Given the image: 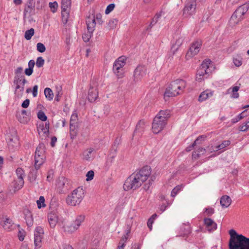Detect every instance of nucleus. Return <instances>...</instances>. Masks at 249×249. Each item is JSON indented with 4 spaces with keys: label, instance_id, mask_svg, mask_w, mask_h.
<instances>
[{
    "label": "nucleus",
    "instance_id": "nucleus-1",
    "mask_svg": "<svg viewBox=\"0 0 249 249\" xmlns=\"http://www.w3.org/2000/svg\"><path fill=\"white\" fill-rule=\"evenodd\" d=\"M151 174V168L145 166L141 168L139 171L132 174L125 181L124 188L125 190H136L143 184Z\"/></svg>",
    "mask_w": 249,
    "mask_h": 249
},
{
    "label": "nucleus",
    "instance_id": "nucleus-2",
    "mask_svg": "<svg viewBox=\"0 0 249 249\" xmlns=\"http://www.w3.org/2000/svg\"><path fill=\"white\" fill-rule=\"evenodd\" d=\"M230 249H249V238L242 235H239L235 231H230Z\"/></svg>",
    "mask_w": 249,
    "mask_h": 249
},
{
    "label": "nucleus",
    "instance_id": "nucleus-3",
    "mask_svg": "<svg viewBox=\"0 0 249 249\" xmlns=\"http://www.w3.org/2000/svg\"><path fill=\"white\" fill-rule=\"evenodd\" d=\"M45 146L43 143H40L37 147L35 154V168L36 171L30 172L29 178L30 182L36 179L37 170L43 164L45 160Z\"/></svg>",
    "mask_w": 249,
    "mask_h": 249
},
{
    "label": "nucleus",
    "instance_id": "nucleus-4",
    "mask_svg": "<svg viewBox=\"0 0 249 249\" xmlns=\"http://www.w3.org/2000/svg\"><path fill=\"white\" fill-rule=\"evenodd\" d=\"M170 117L169 110H160L153 119L152 126L153 132L158 134L161 132L166 125L167 120Z\"/></svg>",
    "mask_w": 249,
    "mask_h": 249
},
{
    "label": "nucleus",
    "instance_id": "nucleus-5",
    "mask_svg": "<svg viewBox=\"0 0 249 249\" xmlns=\"http://www.w3.org/2000/svg\"><path fill=\"white\" fill-rule=\"evenodd\" d=\"M186 86V82L182 79L172 81L165 90L164 98L175 97L182 94Z\"/></svg>",
    "mask_w": 249,
    "mask_h": 249
},
{
    "label": "nucleus",
    "instance_id": "nucleus-6",
    "mask_svg": "<svg viewBox=\"0 0 249 249\" xmlns=\"http://www.w3.org/2000/svg\"><path fill=\"white\" fill-rule=\"evenodd\" d=\"M213 69V65L210 59H205L203 61L197 70L196 76V81L201 82L208 78L211 74Z\"/></svg>",
    "mask_w": 249,
    "mask_h": 249
},
{
    "label": "nucleus",
    "instance_id": "nucleus-7",
    "mask_svg": "<svg viewBox=\"0 0 249 249\" xmlns=\"http://www.w3.org/2000/svg\"><path fill=\"white\" fill-rule=\"evenodd\" d=\"M84 197V189L82 187H78L68 196L66 202L69 205L75 206L80 204Z\"/></svg>",
    "mask_w": 249,
    "mask_h": 249
},
{
    "label": "nucleus",
    "instance_id": "nucleus-8",
    "mask_svg": "<svg viewBox=\"0 0 249 249\" xmlns=\"http://www.w3.org/2000/svg\"><path fill=\"white\" fill-rule=\"evenodd\" d=\"M249 6L247 4L239 6L231 16L230 24L231 26H235L244 18V14L248 11Z\"/></svg>",
    "mask_w": 249,
    "mask_h": 249
},
{
    "label": "nucleus",
    "instance_id": "nucleus-9",
    "mask_svg": "<svg viewBox=\"0 0 249 249\" xmlns=\"http://www.w3.org/2000/svg\"><path fill=\"white\" fill-rule=\"evenodd\" d=\"M85 216L84 215H79L76 216L72 223L68 226H63L64 231L69 233H72L77 231L84 221Z\"/></svg>",
    "mask_w": 249,
    "mask_h": 249
},
{
    "label": "nucleus",
    "instance_id": "nucleus-10",
    "mask_svg": "<svg viewBox=\"0 0 249 249\" xmlns=\"http://www.w3.org/2000/svg\"><path fill=\"white\" fill-rule=\"evenodd\" d=\"M202 42L200 39L194 41L186 54V58L189 59L196 55L201 47Z\"/></svg>",
    "mask_w": 249,
    "mask_h": 249
},
{
    "label": "nucleus",
    "instance_id": "nucleus-11",
    "mask_svg": "<svg viewBox=\"0 0 249 249\" xmlns=\"http://www.w3.org/2000/svg\"><path fill=\"white\" fill-rule=\"evenodd\" d=\"M126 58L124 56L119 57L114 63L113 71L119 78L123 77V68L125 64Z\"/></svg>",
    "mask_w": 249,
    "mask_h": 249
},
{
    "label": "nucleus",
    "instance_id": "nucleus-12",
    "mask_svg": "<svg viewBox=\"0 0 249 249\" xmlns=\"http://www.w3.org/2000/svg\"><path fill=\"white\" fill-rule=\"evenodd\" d=\"M196 0H188L183 10V16L188 18L193 15L196 12Z\"/></svg>",
    "mask_w": 249,
    "mask_h": 249
},
{
    "label": "nucleus",
    "instance_id": "nucleus-13",
    "mask_svg": "<svg viewBox=\"0 0 249 249\" xmlns=\"http://www.w3.org/2000/svg\"><path fill=\"white\" fill-rule=\"evenodd\" d=\"M98 97V83L96 79H93L89 90L88 99L89 102H93L97 99Z\"/></svg>",
    "mask_w": 249,
    "mask_h": 249
},
{
    "label": "nucleus",
    "instance_id": "nucleus-14",
    "mask_svg": "<svg viewBox=\"0 0 249 249\" xmlns=\"http://www.w3.org/2000/svg\"><path fill=\"white\" fill-rule=\"evenodd\" d=\"M43 235V229L41 227H36L34 233V244L35 249H38L41 247Z\"/></svg>",
    "mask_w": 249,
    "mask_h": 249
},
{
    "label": "nucleus",
    "instance_id": "nucleus-15",
    "mask_svg": "<svg viewBox=\"0 0 249 249\" xmlns=\"http://www.w3.org/2000/svg\"><path fill=\"white\" fill-rule=\"evenodd\" d=\"M147 69L144 65H138L134 71V81L137 82L140 81L146 74Z\"/></svg>",
    "mask_w": 249,
    "mask_h": 249
},
{
    "label": "nucleus",
    "instance_id": "nucleus-16",
    "mask_svg": "<svg viewBox=\"0 0 249 249\" xmlns=\"http://www.w3.org/2000/svg\"><path fill=\"white\" fill-rule=\"evenodd\" d=\"M48 221L51 228H54L57 224H60L61 222L58 213L54 212H51L48 213ZM62 222L63 221H62Z\"/></svg>",
    "mask_w": 249,
    "mask_h": 249
},
{
    "label": "nucleus",
    "instance_id": "nucleus-17",
    "mask_svg": "<svg viewBox=\"0 0 249 249\" xmlns=\"http://www.w3.org/2000/svg\"><path fill=\"white\" fill-rule=\"evenodd\" d=\"M86 22L88 31L93 32L96 24L95 16L93 14H90L87 17Z\"/></svg>",
    "mask_w": 249,
    "mask_h": 249
},
{
    "label": "nucleus",
    "instance_id": "nucleus-18",
    "mask_svg": "<svg viewBox=\"0 0 249 249\" xmlns=\"http://www.w3.org/2000/svg\"><path fill=\"white\" fill-rule=\"evenodd\" d=\"M204 225L209 232H212L217 229V224L212 219L205 218L204 219Z\"/></svg>",
    "mask_w": 249,
    "mask_h": 249
},
{
    "label": "nucleus",
    "instance_id": "nucleus-19",
    "mask_svg": "<svg viewBox=\"0 0 249 249\" xmlns=\"http://www.w3.org/2000/svg\"><path fill=\"white\" fill-rule=\"evenodd\" d=\"M0 224L6 230H10L13 226L12 221L6 216L0 218Z\"/></svg>",
    "mask_w": 249,
    "mask_h": 249
},
{
    "label": "nucleus",
    "instance_id": "nucleus-20",
    "mask_svg": "<svg viewBox=\"0 0 249 249\" xmlns=\"http://www.w3.org/2000/svg\"><path fill=\"white\" fill-rule=\"evenodd\" d=\"M95 151L93 148H89L83 152V159L87 161L93 159Z\"/></svg>",
    "mask_w": 249,
    "mask_h": 249
},
{
    "label": "nucleus",
    "instance_id": "nucleus-21",
    "mask_svg": "<svg viewBox=\"0 0 249 249\" xmlns=\"http://www.w3.org/2000/svg\"><path fill=\"white\" fill-rule=\"evenodd\" d=\"M17 117L20 123L24 124H27L30 120V117L25 110H22L20 114L17 115Z\"/></svg>",
    "mask_w": 249,
    "mask_h": 249
},
{
    "label": "nucleus",
    "instance_id": "nucleus-22",
    "mask_svg": "<svg viewBox=\"0 0 249 249\" xmlns=\"http://www.w3.org/2000/svg\"><path fill=\"white\" fill-rule=\"evenodd\" d=\"M67 182L68 179L63 176L59 177L57 179L56 186L59 193L63 192Z\"/></svg>",
    "mask_w": 249,
    "mask_h": 249
},
{
    "label": "nucleus",
    "instance_id": "nucleus-23",
    "mask_svg": "<svg viewBox=\"0 0 249 249\" xmlns=\"http://www.w3.org/2000/svg\"><path fill=\"white\" fill-rule=\"evenodd\" d=\"M213 94V91L210 90L206 89L205 91H203L198 97V101L199 102H203L207 99L210 98L212 97Z\"/></svg>",
    "mask_w": 249,
    "mask_h": 249
},
{
    "label": "nucleus",
    "instance_id": "nucleus-24",
    "mask_svg": "<svg viewBox=\"0 0 249 249\" xmlns=\"http://www.w3.org/2000/svg\"><path fill=\"white\" fill-rule=\"evenodd\" d=\"M145 126V122L143 120H140L136 125L134 134L138 135H141L144 130Z\"/></svg>",
    "mask_w": 249,
    "mask_h": 249
},
{
    "label": "nucleus",
    "instance_id": "nucleus-25",
    "mask_svg": "<svg viewBox=\"0 0 249 249\" xmlns=\"http://www.w3.org/2000/svg\"><path fill=\"white\" fill-rule=\"evenodd\" d=\"M240 89V87L238 86H234L232 88L229 89L227 90V93L231 94V96L232 98H238L239 94L238 92Z\"/></svg>",
    "mask_w": 249,
    "mask_h": 249
},
{
    "label": "nucleus",
    "instance_id": "nucleus-26",
    "mask_svg": "<svg viewBox=\"0 0 249 249\" xmlns=\"http://www.w3.org/2000/svg\"><path fill=\"white\" fill-rule=\"evenodd\" d=\"M222 207L227 208L231 203V199L230 196L225 195L221 197L220 201Z\"/></svg>",
    "mask_w": 249,
    "mask_h": 249
},
{
    "label": "nucleus",
    "instance_id": "nucleus-27",
    "mask_svg": "<svg viewBox=\"0 0 249 249\" xmlns=\"http://www.w3.org/2000/svg\"><path fill=\"white\" fill-rule=\"evenodd\" d=\"M34 8L35 6L33 5V3L31 1H28L26 3L24 8V15L25 16L30 15V14L32 13V11L34 9Z\"/></svg>",
    "mask_w": 249,
    "mask_h": 249
},
{
    "label": "nucleus",
    "instance_id": "nucleus-28",
    "mask_svg": "<svg viewBox=\"0 0 249 249\" xmlns=\"http://www.w3.org/2000/svg\"><path fill=\"white\" fill-rule=\"evenodd\" d=\"M49 123H46L44 125H39V128L38 130L39 134L42 133L44 134V136H47L49 134Z\"/></svg>",
    "mask_w": 249,
    "mask_h": 249
},
{
    "label": "nucleus",
    "instance_id": "nucleus-29",
    "mask_svg": "<svg viewBox=\"0 0 249 249\" xmlns=\"http://www.w3.org/2000/svg\"><path fill=\"white\" fill-rule=\"evenodd\" d=\"M205 137H206L205 136H204V135H201V136H199L195 140V141L193 142V143L191 145H190V146H188L186 148V149H185L186 151L189 152L191 150H192V149L195 146H196V145L197 143H200L202 141V140H204Z\"/></svg>",
    "mask_w": 249,
    "mask_h": 249
},
{
    "label": "nucleus",
    "instance_id": "nucleus-30",
    "mask_svg": "<svg viewBox=\"0 0 249 249\" xmlns=\"http://www.w3.org/2000/svg\"><path fill=\"white\" fill-rule=\"evenodd\" d=\"M24 183L23 178H17L14 180V188L17 190H19L23 186Z\"/></svg>",
    "mask_w": 249,
    "mask_h": 249
},
{
    "label": "nucleus",
    "instance_id": "nucleus-31",
    "mask_svg": "<svg viewBox=\"0 0 249 249\" xmlns=\"http://www.w3.org/2000/svg\"><path fill=\"white\" fill-rule=\"evenodd\" d=\"M185 39L183 35H180L176 39L175 43L173 45V48H176V51H177L179 47L182 45Z\"/></svg>",
    "mask_w": 249,
    "mask_h": 249
},
{
    "label": "nucleus",
    "instance_id": "nucleus-32",
    "mask_svg": "<svg viewBox=\"0 0 249 249\" xmlns=\"http://www.w3.org/2000/svg\"><path fill=\"white\" fill-rule=\"evenodd\" d=\"M133 218L131 217L130 218H128L126 221V229L125 231V234L127 237L130 233L131 230V227L133 225Z\"/></svg>",
    "mask_w": 249,
    "mask_h": 249
},
{
    "label": "nucleus",
    "instance_id": "nucleus-33",
    "mask_svg": "<svg viewBox=\"0 0 249 249\" xmlns=\"http://www.w3.org/2000/svg\"><path fill=\"white\" fill-rule=\"evenodd\" d=\"M17 82V86L15 93L18 97H21L23 94V92L24 89V87Z\"/></svg>",
    "mask_w": 249,
    "mask_h": 249
},
{
    "label": "nucleus",
    "instance_id": "nucleus-34",
    "mask_svg": "<svg viewBox=\"0 0 249 249\" xmlns=\"http://www.w3.org/2000/svg\"><path fill=\"white\" fill-rule=\"evenodd\" d=\"M206 152V149L203 148H199L198 150L194 151L192 153V159L196 160L200 157V153L203 154Z\"/></svg>",
    "mask_w": 249,
    "mask_h": 249
},
{
    "label": "nucleus",
    "instance_id": "nucleus-35",
    "mask_svg": "<svg viewBox=\"0 0 249 249\" xmlns=\"http://www.w3.org/2000/svg\"><path fill=\"white\" fill-rule=\"evenodd\" d=\"M70 133L71 139H74L77 135V126L75 125H73L71 124H70Z\"/></svg>",
    "mask_w": 249,
    "mask_h": 249
},
{
    "label": "nucleus",
    "instance_id": "nucleus-36",
    "mask_svg": "<svg viewBox=\"0 0 249 249\" xmlns=\"http://www.w3.org/2000/svg\"><path fill=\"white\" fill-rule=\"evenodd\" d=\"M231 143V142L230 141H228V140H227V141H224L223 142L215 146L214 148L213 149V151H218V150L219 149H222L225 147H226V146L229 145Z\"/></svg>",
    "mask_w": 249,
    "mask_h": 249
},
{
    "label": "nucleus",
    "instance_id": "nucleus-37",
    "mask_svg": "<svg viewBox=\"0 0 249 249\" xmlns=\"http://www.w3.org/2000/svg\"><path fill=\"white\" fill-rule=\"evenodd\" d=\"M44 94L46 97L49 100H51L53 99V91L50 88H46L44 89Z\"/></svg>",
    "mask_w": 249,
    "mask_h": 249
},
{
    "label": "nucleus",
    "instance_id": "nucleus-38",
    "mask_svg": "<svg viewBox=\"0 0 249 249\" xmlns=\"http://www.w3.org/2000/svg\"><path fill=\"white\" fill-rule=\"evenodd\" d=\"M34 29L33 28H31L25 32L24 37L27 40H30L34 35Z\"/></svg>",
    "mask_w": 249,
    "mask_h": 249
},
{
    "label": "nucleus",
    "instance_id": "nucleus-39",
    "mask_svg": "<svg viewBox=\"0 0 249 249\" xmlns=\"http://www.w3.org/2000/svg\"><path fill=\"white\" fill-rule=\"evenodd\" d=\"M37 207L39 209H40L41 208H43L46 206V205L45 204V198L44 196H40L39 197V200H37L36 201Z\"/></svg>",
    "mask_w": 249,
    "mask_h": 249
},
{
    "label": "nucleus",
    "instance_id": "nucleus-40",
    "mask_svg": "<svg viewBox=\"0 0 249 249\" xmlns=\"http://www.w3.org/2000/svg\"><path fill=\"white\" fill-rule=\"evenodd\" d=\"M71 5V0H62V9H69Z\"/></svg>",
    "mask_w": 249,
    "mask_h": 249
},
{
    "label": "nucleus",
    "instance_id": "nucleus-41",
    "mask_svg": "<svg viewBox=\"0 0 249 249\" xmlns=\"http://www.w3.org/2000/svg\"><path fill=\"white\" fill-rule=\"evenodd\" d=\"M118 21L116 19H112L109 21L107 23V28L109 29H113L116 28Z\"/></svg>",
    "mask_w": 249,
    "mask_h": 249
},
{
    "label": "nucleus",
    "instance_id": "nucleus-42",
    "mask_svg": "<svg viewBox=\"0 0 249 249\" xmlns=\"http://www.w3.org/2000/svg\"><path fill=\"white\" fill-rule=\"evenodd\" d=\"M25 219L28 227H31L33 225V218L32 214L26 215V216H25Z\"/></svg>",
    "mask_w": 249,
    "mask_h": 249
},
{
    "label": "nucleus",
    "instance_id": "nucleus-43",
    "mask_svg": "<svg viewBox=\"0 0 249 249\" xmlns=\"http://www.w3.org/2000/svg\"><path fill=\"white\" fill-rule=\"evenodd\" d=\"M183 187L182 185H178L175 187L171 192V196L175 197L178 192H179L182 189Z\"/></svg>",
    "mask_w": 249,
    "mask_h": 249
},
{
    "label": "nucleus",
    "instance_id": "nucleus-44",
    "mask_svg": "<svg viewBox=\"0 0 249 249\" xmlns=\"http://www.w3.org/2000/svg\"><path fill=\"white\" fill-rule=\"evenodd\" d=\"M181 231L183 235H187L190 232V227L188 224H184L181 228Z\"/></svg>",
    "mask_w": 249,
    "mask_h": 249
},
{
    "label": "nucleus",
    "instance_id": "nucleus-45",
    "mask_svg": "<svg viewBox=\"0 0 249 249\" xmlns=\"http://www.w3.org/2000/svg\"><path fill=\"white\" fill-rule=\"evenodd\" d=\"M93 32H90V31H88L87 33H85L83 35L82 38L83 40L85 42H87L89 41L90 38H91Z\"/></svg>",
    "mask_w": 249,
    "mask_h": 249
},
{
    "label": "nucleus",
    "instance_id": "nucleus-46",
    "mask_svg": "<svg viewBox=\"0 0 249 249\" xmlns=\"http://www.w3.org/2000/svg\"><path fill=\"white\" fill-rule=\"evenodd\" d=\"M16 175L17 178H23L25 176L24 171L21 168H18L16 170Z\"/></svg>",
    "mask_w": 249,
    "mask_h": 249
},
{
    "label": "nucleus",
    "instance_id": "nucleus-47",
    "mask_svg": "<svg viewBox=\"0 0 249 249\" xmlns=\"http://www.w3.org/2000/svg\"><path fill=\"white\" fill-rule=\"evenodd\" d=\"M49 7L51 11L53 13H55L56 11L57 8L58 7L57 3L55 1L53 2H50Z\"/></svg>",
    "mask_w": 249,
    "mask_h": 249
},
{
    "label": "nucleus",
    "instance_id": "nucleus-48",
    "mask_svg": "<svg viewBox=\"0 0 249 249\" xmlns=\"http://www.w3.org/2000/svg\"><path fill=\"white\" fill-rule=\"evenodd\" d=\"M37 50L40 53H43L46 50L45 46L42 43L39 42L36 45Z\"/></svg>",
    "mask_w": 249,
    "mask_h": 249
},
{
    "label": "nucleus",
    "instance_id": "nucleus-49",
    "mask_svg": "<svg viewBox=\"0 0 249 249\" xmlns=\"http://www.w3.org/2000/svg\"><path fill=\"white\" fill-rule=\"evenodd\" d=\"M54 175V171L53 169H50L48 171L47 176V180L48 181H51L53 179Z\"/></svg>",
    "mask_w": 249,
    "mask_h": 249
},
{
    "label": "nucleus",
    "instance_id": "nucleus-50",
    "mask_svg": "<svg viewBox=\"0 0 249 249\" xmlns=\"http://www.w3.org/2000/svg\"><path fill=\"white\" fill-rule=\"evenodd\" d=\"M44 64V60L43 59L42 57H38L37 58L36 62V66L38 68H40L42 67Z\"/></svg>",
    "mask_w": 249,
    "mask_h": 249
},
{
    "label": "nucleus",
    "instance_id": "nucleus-51",
    "mask_svg": "<svg viewBox=\"0 0 249 249\" xmlns=\"http://www.w3.org/2000/svg\"><path fill=\"white\" fill-rule=\"evenodd\" d=\"M128 237L126 235H123L121 240H120L118 245L124 247L125 246V243L127 240Z\"/></svg>",
    "mask_w": 249,
    "mask_h": 249
},
{
    "label": "nucleus",
    "instance_id": "nucleus-52",
    "mask_svg": "<svg viewBox=\"0 0 249 249\" xmlns=\"http://www.w3.org/2000/svg\"><path fill=\"white\" fill-rule=\"evenodd\" d=\"M37 117L39 119L42 121H46L47 120V117L45 114V113L41 111H40L37 113Z\"/></svg>",
    "mask_w": 249,
    "mask_h": 249
},
{
    "label": "nucleus",
    "instance_id": "nucleus-53",
    "mask_svg": "<svg viewBox=\"0 0 249 249\" xmlns=\"http://www.w3.org/2000/svg\"><path fill=\"white\" fill-rule=\"evenodd\" d=\"M69 9H62L61 14H62V18H63V19H65L66 22H67V18H68V16L69 14Z\"/></svg>",
    "mask_w": 249,
    "mask_h": 249
},
{
    "label": "nucleus",
    "instance_id": "nucleus-54",
    "mask_svg": "<svg viewBox=\"0 0 249 249\" xmlns=\"http://www.w3.org/2000/svg\"><path fill=\"white\" fill-rule=\"evenodd\" d=\"M94 176V172L92 170L89 171L86 174V180L89 181L93 178Z\"/></svg>",
    "mask_w": 249,
    "mask_h": 249
},
{
    "label": "nucleus",
    "instance_id": "nucleus-55",
    "mask_svg": "<svg viewBox=\"0 0 249 249\" xmlns=\"http://www.w3.org/2000/svg\"><path fill=\"white\" fill-rule=\"evenodd\" d=\"M241 131H246L249 128V121L243 124L239 127Z\"/></svg>",
    "mask_w": 249,
    "mask_h": 249
},
{
    "label": "nucleus",
    "instance_id": "nucleus-56",
    "mask_svg": "<svg viewBox=\"0 0 249 249\" xmlns=\"http://www.w3.org/2000/svg\"><path fill=\"white\" fill-rule=\"evenodd\" d=\"M115 7V4L113 3H111L109 4L106 9L105 13L106 14H108L109 13H110L113 10L114 8Z\"/></svg>",
    "mask_w": 249,
    "mask_h": 249
},
{
    "label": "nucleus",
    "instance_id": "nucleus-57",
    "mask_svg": "<svg viewBox=\"0 0 249 249\" xmlns=\"http://www.w3.org/2000/svg\"><path fill=\"white\" fill-rule=\"evenodd\" d=\"M153 181V179L150 178L148 180V183H145L143 185V188L144 190L147 191L149 189L150 187L151 186L152 184V181Z\"/></svg>",
    "mask_w": 249,
    "mask_h": 249
},
{
    "label": "nucleus",
    "instance_id": "nucleus-58",
    "mask_svg": "<svg viewBox=\"0 0 249 249\" xmlns=\"http://www.w3.org/2000/svg\"><path fill=\"white\" fill-rule=\"evenodd\" d=\"M206 215L209 216L214 213V209L212 208H206L205 210Z\"/></svg>",
    "mask_w": 249,
    "mask_h": 249
},
{
    "label": "nucleus",
    "instance_id": "nucleus-59",
    "mask_svg": "<svg viewBox=\"0 0 249 249\" xmlns=\"http://www.w3.org/2000/svg\"><path fill=\"white\" fill-rule=\"evenodd\" d=\"M77 120V115L76 114H73L71 118L70 124L75 125L76 122Z\"/></svg>",
    "mask_w": 249,
    "mask_h": 249
},
{
    "label": "nucleus",
    "instance_id": "nucleus-60",
    "mask_svg": "<svg viewBox=\"0 0 249 249\" xmlns=\"http://www.w3.org/2000/svg\"><path fill=\"white\" fill-rule=\"evenodd\" d=\"M233 63L237 67H239L242 64V61L241 58H234Z\"/></svg>",
    "mask_w": 249,
    "mask_h": 249
},
{
    "label": "nucleus",
    "instance_id": "nucleus-61",
    "mask_svg": "<svg viewBox=\"0 0 249 249\" xmlns=\"http://www.w3.org/2000/svg\"><path fill=\"white\" fill-rule=\"evenodd\" d=\"M102 16L101 14L100 13L97 14L95 16V19H96L97 22L99 24H102L103 23V21L102 20Z\"/></svg>",
    "mask_w": 249,
    "mask_h": 249
},
{
    "label": "nucleus",
    "instance_id": "nucleus-62",
    "mask_svg": "<svg viewBox=\"0 0 249 249\" xmlns=\"http://www.w3.org/2000/svg\"><path fill=\"white\" fill-rule=\"evenodd\" d=\"M30 104V100L28 99H26L23 101V102L22 103L21 107L23 108H27Z\"/></svg>",
    "mask_w": 249,
    "mask_h": 249
},
{
    "label": "nucleus",
    "instance_id": "nucleus-63",
    "mask_svg": "<svg viewBox=\"0 0 249 249\" xmlns=\"http://www.w3.org/2000/svg\"><path fill=\"white\" fill-rule=\"evenodd\" d=\"M33 69L31 68H28L27 69H26L25 70V73L26 74V75L28 76L31 75L33 73Z\"/></svg>",
    "mask_w": 249,
    "mask_h": 249
},
{
    "label": "nucleus",
    "instance_id": "nucleus-64",
    "mask_svg": "<svg viewBox=\"0 0 249 249\" xmlns=\"http://www.w3.org/2000/svg\"><path fill=\"white\" fill-rule=\"evenodd\" d=\"M37 89L38 86L37 85H35L33 87V95L34 97H36L37 94Z\"/></svg>",
    "mask_w": 249,
    "mask_h": 249
}]
</instances>
